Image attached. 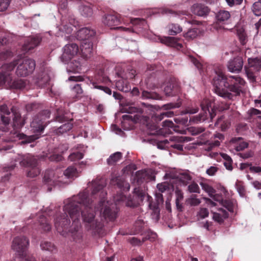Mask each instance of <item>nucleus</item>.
I'll return each instance as SVG.
<instances>
[{"label":"nucleus","mask_w":261,"mask_h":261,"mask_svg":"<svg viewBox=\"0 0 261 261\" xmlns=\"http://www.w3.org/2000/svg\"><path fill=\"white\" fill-rule=\"evenodd\" d=\"M200 185L202 189L207 192L211 197H212L215 193V190L214 189V188L208 184L206 183L201 182Z\"/></svg>","instance_id":"obj_45"},{"label":"nucleus","mask_w":261,"mask_h":261,"mask_svg":"<svg viewBox=\"0 0 261 261\" xmlns=\"http://www.w3.org/2000/svg\"><path fill=\"white\" fill-rule=\"evenodd\" d=\"M56 120L60 122H64L65 121H68L69 120L72 121V119H68L64 114H60L59 112H57V114L56 116Z\"/></svg>","instance_id":"obj_56"},{"label":"nucleus","mask_w":261,"mask_h":261,"mask_svg":"<svg viewBox=\"0 0 261 261\" xmlns=\"http://www.w3.org/2000/svg\"><path fill=\"white\" fill-rule=\"evenodd\" d=\"M54 175V171L52 170H46L44 177L43 181L45 184H49L52 180H53V177Z\"/></svg>","instance_id":"obj_41"},{"label":"nucleus","mask_w":261,"mask_h":261,"mask_svg":"<svg viewBox=\"0 0 261 261\" xmlns=\"http://www.w3.org/2000/svg\"><path fill=\"white\" fill-rule=\"evenodd\" d=\"M11 111L13 116V129L9 134V136L6 139L7 141L15 142L17 140H21L20 144L23 145L31 143L40 137L36 134L27 136L23 133H20L19 131L25 124V119L21 117V114L16 108L13 107Z\"/></svg>","instance_id":"obj_3"},{"label":"nucleus","mask_w":261,"mask_h":261,"mask_svg":"<svg viewBox=\"0 0 261 261\" xmlns=\"http://www.w3.org/2000/svg\"><path fill=\"white\" fill-rule=\"evenodd\" d=\"M213 80L215 92L227 99H232L243 92L246 84L245 80L238 75H226L223 72H216Z\"/></svg>","instance_id":"obj_2"},{"label":"nucleus","mask_w":261,"mask_h":261,"mask_svg":"<svg viewBox=\"0 0 261 261\" xmlns=\"http://www.w3.org/2000/svg\"><path fill=\"white\" fill-rule=\"evenodd\" d=\"M41 41V39L38 37H33L27 38L22 46L24 51H29L37 46Z\"/></svg>","instance_id":"obj_20"},{"label":"nucleus","mask_w":261,"mask_h":261,"mask_svg":"<svg viewBox=\"0 0 261 261\" xmlns=\"http://www.w3.org/2000/svg\"><path fill=\"white\" fill-rule=\"evenodd\" d=\"M10 3V0H0V11H5Z\"/></svg>","instance_id":"obj_58"},{"label":"nucleus","mask_w":261,"mask_h":261,"mask_svg":"<svg viewBox=\"0 0 261 261\" xmlns=\"http://www.w3.org/2000/svg\"><path fill=\"white\" fill-rule=\"evenodd\" d=\"M28 84L29 81L27 80L17 79L13 81V78L12 77L11 79V82L9 84L8 87L16 89H23L25 88Z\"/></svg>","instance_id":"obj_22"},{"label":"nucleus","mask_w":261,"mask_h":261,"mask_svg":"<svg viewBox=\"0 0 261 261\" xmlns=\"http://www.w3.org/2000/svg\"><path fill=\"white\" fill-rule=\"evenodd\" d=\"M62 58L65 61L71 60L80 53L79 46L76 43H69L64 47Z\"/></svg>","instance_id":"obj_15"},{"label":"nucleus","mask_w":261,"mask_h":261,"mask_svg":"<svg viewBox=\"0 0 261 261\" xmlns=\"http://www.w3.org/2000/svg\"><path fill=\"white\" fill-rule=\"evenodd\" d=\"M111 184L116 185L119 189L123 190L128 191L129 190V185L126 182L124 179L120 176H116L111 179Z\"/></svg>","instance_id":"obj_23"},{"label":"nucleus","mask_w":261,"mask_h":261,"mask_svg":"<svg viewBox=\"0 0 261 261\" xmlns=\"http://www.w3.org/2000/svg\"><path fill=\"white\" fill-rule=\"evenodd\" d=\"M72 92L76 97L81 96L83 93V90L81 87V84H76L71 89Z\"/></svg>","instance_id":"obj_51"},{"label":"nucleus","mask_w":261,"mask_h":261,"mask_svg":"<svg viewBox=\"0 0 261 261\" xmlns=\"http://www.w3.org/2000/svg\"><path fill=\"white\" fill-rule=\"evenodd\" d=\"M199 34V30L197 28L189 29L188 32L184 34V36L187 40H191L195 38Z\"/></svg>","instance_id":"obj_36"},{"label":"nucleus","mask_w":261,"mask_h":261,"mask_svg":"<svg viewBox=\"0 0 261 261\" xmlns=\"http://www.w3.org/2000/svg\"><path fill=\"white\" fill-rule=\"evenodd\" d=\"M40 247L42 250L50 252H54L55 250H56V248L54 244L47 241L42 242L40 244Z\"/></svg>","instance_id":"obj_38"},{"label":"nucleus","mask_w":261,"mask_h":261,"mask_svg":"<svg viewBox=\"0 0 261 261\" xmlns=\"http://www.w3.org/2000/svg\"><path fill=\"white\" fill-rule=\"evenodd\" d=\"M244 68L248 79L251 82H256V77L261 70V57L248 58V64Z\"/></svg>","instance_id":"obj_6"},{"label":"nucleus","mask_w":261,"mask_h":261,"mask_svg":"<svg viewBox=\"0 0 261 261\" xmlns=\"http://www.w3.org/2000/svg\"><path fill=\"white\" fill-rule=\"evenodd\" d=\"M191 11L195 15L199 16H205L210 11V9L204 4L196 3L191 7Z\"/></svg>","instance_id":"obj_18"},{"label":"nucleus","mask_w":261,"mask_h":261,"mask_svg":"<svg viewBox=\"0 0 261 261\" xmlns=\"http://www.w3.org/2000/svg\"><path fill=\"white\" fill-rule=\"evenodd\" d=\"M77 172L75 168L73 166L68 167L64 172V174L68 178L76 177Z\"/></svg>","instance_id":"obj_39"},{"label":"nucleus","mask_w":261,"mask_h":261,"mask_svg":"<svg viewBox=\"0 0 261 261\" xmlns=\"http://www.w3.org/2000/svg\"><path fill=\"white\" fill-rule=\"evenodd\" d=\"M96 32L89 28H83L79 30L77 32V37L78 39L82 41L86 39H91L95 35Z\"/></svg>","instance_id":"obj_19"},{"label":"nucleus","mask_w":261,"mask_h":261,"mask_svg":"<svg viewBox=\"0 0 261 261\" xmlns=\"http://www.w3.org/2000/svg\"><path fill=\"white\" fill-rule=\"evenodd\" d=\"M180 107V104L178 103H169L166 105H164L162 106V108L165 110H170L171 109L179 108Z\"/></svg>","instance_id":"obj_61"},{"label":"nucleus","mask_w":261,"mask_h":261,"mask_svg":"<svg viewBox=\"0 0 261 261\" xmlns=\"http://www.w3.org/2000/svg\"><path fill=\"white\" fill-rule=\"evenodd\" d=\"M236 188L240 196L243 197L245 196L246 190L245 187L241 181H237L236 184Z\"/></svg>","instance_id":"obj_53"},{"label":"nucleus","mask_w":261,"mask_h":261,"mask_svg":"<svg viewBox=\"0 0 261 261\" xmlns=\"http://www.w3.org/2000/svg\"><path fill=\"white\" fill-rule=\"evenodd\" d=\"M92 84L94 88L103 91L104 92L109 95H111L112 90L109 87L104 86L103 85H98L96 82H93Z\"/></svg>","instance_id":"obj_52"},{"label":"nucleus","mask_w":261,"mask_h":261,"mask_svg":"<svg viewBox=\"0 0 261 261\" xmlns=\"http://www.w3.org/2000/svg\"><path fill=\"white\" fill-rule=\"evenodd\" d=\"M208 211L206 208H200L198 213L199 216L202 219L207 217L208 216Z\"/></svg>","instance_id":"obj_62"},{"label":"nucleus","mask_w":261,"mask_h":261,"mask_svg":"<svg viewBox=\"0 0 261 261\" xmlns=\"http://www.w3.org/2000/svg\"><path fill=\"white\" fill-rule=\"evenodd\" d=\"M252 9L255 15H261V1L254 3L252 6Z\"/></svg>","instance_id":"obj_47"},{"label":"nucleus","mask_w":261,"mask_h":261,"mask_svg":"<svg viewBox=\"0 0 261 261\" xmlns=\"http://www.w3.org/2000/svg\"><path fill=\"white\" fill-rule=\"evenodd\" d=\"M10 114L9 109L6 105L0 106V115L2 122L5 124H9L10 118L9 115Z\"/></svg>","instance_id":"obj_26"},{"label":"nucleus","mask_w":261,"mask_h":261,"mask_svg":"<svg viewBox=\"0 0 261 261\" xmlns=\"http://www.w3.org/2000/svg\"><path fill=\"white\" fill-rule=\"evenodd\" d=\"M30 245L29 240L24 236H18L14 238L11 247L17 252L22 259L25 261H36L33 257L27 256V251Z\"/></svg>","instance_id":"obj_4"},{"label":"nucleus","mask_w":261,"mask_h":261,"mask_svg":"<svg viewBox=\"0 0 261 261\" xmlns=\"http://www.w3.org/2000/svg\"><path fill=\"white\" fill-rule=\"evenodd\" d=\"M218 211V212L213 213V218L215 221L221 224L223 222L224 219L228 217V213L222 208H219Z\"/></svg>","instance_id":"obj_25"},{"label":"nucleus","mask_w":261,"mask_h":261,"mask_svg":"<svg viewBox=\"0 0 261 261\" xmlns=\"http://www.w3.org/2000/svg\"><path fill=\"white\" fill-rule=\"evenodd\" d=\"M106 185L103 179H95L92 183L90 197L88 191L85 190L64 202V213L55 218V227L61 235L66 237L70 233L74 242L81 243L83 238L81 219L86 225H89L90 229L100 232L102 224L94 220L96 211H99L107 221L115 220L118 209L115 204H109L108 201H106L107 195L104 190Z\"/></svg>","instance_id":"obj_1"},{"label":"nucleus","mask_w":261,"mask_h":261,"mask_svg":"<svg viewBox=\"0 0 261 261\" xmlns=\"http://www.w3.org/2000/svg\"><path fill=\"white\" fill-rule=\"evenodd\" d=\"M222 205L225 207L229 212H233L234 207V203L232 200L225 199L222 200L221 201Z\"/></svg>","instance_id":"obj_40"},{"label":"nucleus","mask_w":261,"mask_h":261,"mask_svg":"<svg viewBox=\"0 0 261 261\" xmlns=\"http://www.w3.org/2000/svg\"><path fill=\"white\" fill-rule=\"evenodd\" d=\"M116 86L119 90L124 92H129L131 90L130 85L129 82L123 79L117 81Z\"/></svg>","instance_id":"obj_27"},{"label":"nucleus","mask_w":261,"mask_h":261,"mask_svg":"<svg viewBox=\"0 0 261 261\" xmlns=\"http://www.w3.org/2000/svg\"><path fill=\"white\" fill-rule=\"evenodd\" d=\"M165 94L168 96H173L180 92V87L176 82H171L168 83L164 88Z\"/></svg>","instance_id":"obj_21"},{"label":"nucleus","mask_w":261,"mask_h":261,"mask_svg":"<svg viewBox=\"0 0 261 261\" xmlns=\"http://www.w3.org/2000/svg\"><path fill=\"white\" fill-rule=\"evenodd\" d=\"M17 61L3 65L0 68V86L5 85L8 87L12 77V71L17 65Z\"/></svg>","instance_id":"obj_8"},{"label":"nucleus","mask_w":261,"mask_h":261,"mask_svg":"<svg viewBox=\"0 0 261 261\" xmlns=\"http://www.w3.org/2000/svg\"><path fill=\"white\" fill-rule=\"evenodd\" d=\"M50 81V77L49 75L47 74H45L43 75V77H41L40 79H38L37 81V84L39 87H44L46 86L49 83Z\"/></svg>","instance_id":"obj_42"},{"label":"nucleus","mask_w":261,"mask_h":261,"mask_svg":"<svg viewBox=\"0 0 261 261\" xmlns=\"http://www.w3.org/2000/svg\"><path fill=\"white\" fill-rule=\"evenodd\" d=\"M174 115L173 111H168L163 112L160 114H155L151 118V122L147 124V128L150 130L151 135H158L161 133V130L159 129L156 123L161 121L164 117H171Z\"/></svg>","instance_id":"obj_9"},{"label":"nucleus","mask_w":261,"mask_h":261,"mask_svg":"<svg viewBox=\"0 0 261 261\" xmlns=\"http://www.w3.org/2000/svg\"><path fill=\"white\" fill-rule=\"evenodd\" d=\"M11 42V40L9 35L0 34V47H2L3 50L0 52V60H6L13 56V53L10 49Z\"/></svg>","instance_id":"obj_14"},{"label":"nucleus","mask_w":261,"mask_h":261,"mask_svg":"<svg viewBox=\"0 0 261 261\" xmlns=\"http://www.w3.org/2000/svg\"><path fill=\"white\" fill-rule=\"evenodd\" d=\"M248 114L250 117L261 114V111L255 108H251L248 111Z\"/></svg>","instance_id":"obj_63"},{"label":"nucleus","mask_w":261,"mask_h":261,"mask_svg":"<svg viewBox=\"0 0 261 261\" xmlns=\"http://www.w3.org/2000/svg\"><path fill=\"white\" fill-rule=\"evenodd\" d=\"M230 17L229 12L226 10H220L216 15L217 21L219 23H225Z\"/></svg>","instance_id":"obj_29"},{"label":"nucleus","mask_w":261,"mask_h":261,"mask_svg":"<svg viewBox=\"0 0 261 261\" xmlns=\"http://www.w3.org/2000/svg\"><path fill=\"white\" fill-rule=\"evenodd\" d=\"M142 97L144 99H152L160 100L162 97L158 93L152 92L143 91L142 93Z\"/></svg>","instance_id":"obj_34"},{"label":"nucleus","mask_w":261,"mask_h":261,"mask_svg":"<svg viewBox=\"0 0 261 261\" xmlns=\"http://www.w3.org/2000/svg\"><path fill=\"white\" fill-rule=\"evenodd\" d=\"M136 71L131 67H128L126 71H124L120 73V76L122 79L127 80V79L132 80L135 77L136 75Z\"/></svg>","instance_id":"obj_30"},{"label":"nucleus","mask_w":261,"mask_h":261,"mask_svg":"<svg viewBox=\"0 0 261 261\" xmlns=\"http://www.w3.org/2000/svg\"><path fill=\"white\" fill-rule=\"evenodd\" d=\"M188 60L192 62L195 67L199 70H200L202 68V64L194 56L192 55H189L188 56Z\"/></svg>","instance_id":"obj_54"},{"label":"nucleus","mask_w":261,"mask_h":261,"mask_svg":"<svg viewBox=\"0 0 261 261\" xmlns=\"http://www.w3.org/2000/svg\"><path fill=\"white\" fill-rule=\"evenodd\" d=\"M21 161L20 164L21 166L28 167L27 176L29 177H35L40 173V169L38 166V160L34 156L28 154L21 156Z\"/></svg>","instance_id":"obj_7"},{"label":"nucleus","mask_w":261,"mask_h":261,"mask_svg":"<svg viewBox=\"0 0 261 261\" xmlns=\"http://www.w3.org/2000/svg\"><path fill=\"white\" fill-rule=\"evenodd\" d=\"M18 64L16 73L18 76H27L33 73L35 70L36 64L34 60L24 59L22 63L19 64V60H16Z\"/></svg>","instance_id":"obj_10"},{"label":"nucleus","mask_w":261,"mask_h":261,"mask_svg":"<svg viewBox=\"0 0 261 261\" xmlns=\"http://www.w3.org/2000/svg\"><path fill=\"white\" fill-rule=\"evenodd\" d=\"M205 130L203 127H190L188 128V132L193 136L198 135Z\"/></svg>","instance_id":"obj_44"},{"label":"nucleus","mask_w":261,"mask_h":261,"mask_svg":"<svg viewBox=\"0 0 261 261\" xmlns=\"http://www.w3.org/2000/svg\"><path fill=\"white\" fill-rule=\"evenodd\" d=\"M72 127V124L70 122H68L56 129L54 132L57 135H61L71 130Z\"/></svg>","instance_id":"obj_31"},{"label":"nucleus","mask_w":261,"mask_h":261,"mask_svg":"<svg viewBox=\"0 0 261 261\" xmlns=\"http://www.w3.org/2000/svg\"><path fill=\"white\" fill-rule=\"evenodd\" d=\"M218 169V168L216 167L211 166L206 170V173L210 176H213L217 172Z\"/></svg>","instance_id":"obj_64"},{"label":"nucleus","mask_w":261,"mask_h":261,"mask_svg":"<svg viewBox=\"0 0 261 261\" xmlns=\"http://www.w3.org/2000/svg\"><path fill=\"white\" fill-rule=\"evenodd\" d=\"M186 202L191 206H197L200 203L201 201L199 199L196 198V195H192L187 200Z\"/></svg>","instance_id":"obj_48"},{"label":"nucleus","mask_w":261,"mask_h":261,"mask_svg":"<svg viewBox=\"0 0 261 261\" xmlns=\"http://www.w3.org/2000/svg\"><path fill=\"white\" fill-rule=\"evenodd\" d=\"M38 107L39 105L38 103L33 102L26 105L25 109L28 112H30L36 110Z\"/></svg>","instance_id":"obj_57"},{"label":"nucleus","mask_w":261,"mask_h":261,"mask_svg":"<svg viewBox=\"0 0 261 261\" xmlns=\"http://www.w3.org/2000/svg\"><path fill=\"white\" fill-rule=\"evenodd\" d=\"M168 33L170 35H175L182 31V28L178 24H171L169 25Z\"/></svg>","instance_id":"obj_37"},{"label":"nucleus","mask_w":261,"mask_h":261,"mask_svg":"<svg viewBox=\"0 0 261 261\" xmlns=\"http://www.w3.org/2000/svg\"><path fill=\"white\" fill-rule=\"evenodd\" d=\"M236 33L241 44L243 45H245L248 41V36L245 29L238 27L236 29Z\"/></svg>","instance_id":"obj_28"},{"label":"nucleus","mask_w":261,"mask_h":261,"mask_svg":"<svg viewBox=\"0 0 261 261\" xmlns=\"http://www.w3.org/2000/svg\"><path fill=\"white\" fill-rule=\"evenodd\" d=\"M134 195L129 196L127 198L126 205L130 207H137L142 203L146 194L143 190L139 187L135 188L134 190Z\"/></svg>","instance_id":"obj_13"},{"label":"nucleus","mask_w":261,"mask_h":261,"mask_svg":"<svg viewBox=\"0 0 261 261\" xmlns=\"http://www.w3.org/2000/svg\"><path fill=\"white\" fill-rule=\"evenodd\" d=\"M179 180L185 185H187L188 182L191 180V176L187 173L183 172L180 173L178 177Z\"/></svg>","instance_id":"obj_43"},{"label":"nucleus","mask_w":261,"mask_h":261,"mask_svg":"<svg viewBox=\"0 0 261 261\" xmlns=\"http://www.w3.org/2000/svg\"><path fill=\"white\" fill-rule=\"evenodd\" d=\"M227 4L230 7L241 5L243 0H225Z\"/></svg>","instance_id":"obj_59"},{"label":"nucleus","mask_w":261,"mask_h":261,"mask_svg":"<svg viewBox=\"0 0 261 261\" xmlns=\"http://www.w3.org/2000/svg\"><path fill=\"white\" fill-rule=\"evenodd\" d=\"M102 22L104 24L110 27L111 29L130 32V29L128 28L117 27L121 23V18L118 14L106 15L102 18Z\"/></svg>","instance_id":"obj_12"},{"label":"nucleus","mask_w":261,"mask_h":261,"mask_svg":"<svg viewBox=\"0 0 261 261\" xmlns=\"http://www.w3.org/2000/svg\"><path fill=\"white\" fill-rule=\"evenodd\" d=\"M179 41V38L174 37H165V38L162 40V42L166 45L174 47L178 50L183 47L182 44L179 43L178 42Z\"/></svg>","instance_id":"obj_24"},{"label":"nucleus","mask_w":261,"mask_h":261,"mask_svg":"<svg viewBox=\"0 0 261 261\" xmlns=\"http://www.w3.org/2000/svg\"><path fill=\"white\" fill-rule=\"evenodd\" d=\"M147 172L143 170H139L136 172L134 180L138 184H140L143 182L147 177Z\"/></svg>","instance_id":"obj_35"},{"label":"nucleus","mask_w":261,"mask_h":261,"mask_svg":"<svg viewBox=\"0 0 261 261\" xmlns=\"http://www.w3.org/2000/svg\"><path fill=\"white\" fill-rule=\"evenodd\" d=\"M81 14L85 17H89L92 15L93 11L90 7L83 6L81 8Z\"/></svg>","instance_id":"obj_50"},{"label":"nucleus","mask_w":261,"mask_h":261,"mask_svg":"<svg viewBox=\"0 0 261 261\" xmlns=\"http://www.w3.org/2000/svg\"><path fill=\"white\" fill-rule=\"evenodd\" d=\"M80 48L83 58L85 59L90 58L93 51L92 40L86 39L82 41Z\"/></svg>","instance_id":"obj_17"},{"label":"nucleus","mask_w":261,"mask_h":261,"mask_svg":"<svg viewBox=\"0 0 261 261\" xmlns=\"http://www.w3.org/2000/svg\"><path fill=\"white\" fill-rule=\"evenodd\" d=\"M121 158L122 153L120 152H116L110 156L107 159V163L110 166L114 165Z\"/></svg>","instance_id":"obj_33"},{"label":"nucleus","mask_w":261,"mask_h":261,"mask_svg":"<svg viewBox=\"0 0 261 261\" xmlns=\"http://www.w3.org/2000/svg\"><path fill=\"white\" fill-rule=\"evenodd\" d=\"M188 189L190 193H200V188L198 185L195 182H193L189 185Z\"/></svg>","instance_id":"obj_55"},{"label":"nucleus","mask_w":261,"mask_h":261,"mask_svg":"<svg viewBox=\"0 0 261 261\" xmlns=\"http://www.w3.org/2000/svg\"><path fill=\"white\" fill-rule=\"evenodd\" d=\"M50 112L48 110H45L36 115L31 123V126L34 128V131L41 133L44 129V120L49 118Z\"/></svg>","instance_id":"obj_11"},{"label":"nucleus","mask_w":261,"mask_h":261,"mask_svg":"<svg viewBox=\"0 0 261 261\" xmlns=\"http://www.w3.org/2000/svg\"><path fill=\"white\" fill-rule=\"evenodd\" d=\"M140 118L138 115H135L133 117L130 115H124L122 117V123H124L125 121H131L132 122H137Z\"/></svg>","instance_id":"obj_49"},{"label":"nucleus","mask_w":261,"mask_h":261,"mask_svg":"<svg viewBox=\"0 0 261 261\" xmlns=\"http://www.w3.org/2000/svg\"><path fill=\"white\" fill-rule=\"evenodd\" d=\"M40 228L44 231H48L51 229V225L48 223L47 218L44 216H41L39 219Z\"/></svg>","instance_id":"obj_32"},{"label":"nucleus","mask_w":261,"mask_h":261,"mask_svg":"<svg viewBox=\"0 0 261 261\" xmlns=\"http://www.w3.org/2000/svg\"><path fill=\"white\" fill-rule=\"evenodd\" d=\"M83 153L80 151H76L71 153L69 155L68 159L70 161H75L83 159Z\"/></svg>","instance_id":"obj_46"},{"label":"nucleus","mask_w":261,"mask_h":261,"mask_svg":"<svg viewBox=\"0 0 261 261\" xmlns=\"http://www.w3.org/2000/svg\"><path fill=\"white\" fill-rule=\"evenodd\" d=\"M213 102L212 100L204 98L200 103L201 108V113L197 116L192 118V121L196 123H198L208 119L212 120L216 115V110L212 106Z\"/></svg>","instance_id":"obj_5"},{"label":"nucleus","mask_w":261,"mask_h":261,"mask_svg":"<svg viewBox=\"0 0 261 261\" xmlns=\"http://www.w3.org/2000/svg\"><path fill=\"white\" fill-rule=\"evenodd\" d=\"M63 156L60 154H53L48 156V159L50 161L59 162L62 160Z\"/></svg>","instance_id":"obj_60"},{"label":"nucleus","mask_w":261,"mask_h":261,"mask_svg":"<svg viewBox=\"0 0 261 261\" xmlns=\"http://www.w3.org/2000/svg\"><path fill=\"white\" fill-rule=\"evenodd\" d=\"M244 64L242 57H236L230 59L227 63L228 70L231 72L239 73L242 69Z\"/></svg>","instance_id":"obj_16"}]
</instances>
